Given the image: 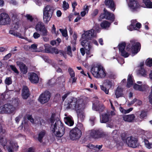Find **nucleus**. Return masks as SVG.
Listing matches in <instances>:
<instances>
[{
	"label": "nucleus",
	"instance_id": "1",
	"mask_svg": "<svg viewBox=\"0 0 152 152\" xmlns=\"http://www.w3.org/2000/svg\"><path fill=\"white\" fill-rule=\"evenodd\" d=\"M91 72L93 75L96 78H104L106 76L105 69L101 65H92Z\"/></svg>",
	"mask_w": 152,
	"mask_h": 152
},
{
	"label": "nucleus",
	"instance_id": "2",
	"mask_svg": "<svg viewBox=\"0 0 152 152\" xmlns=\"http://www.w3.org/2000/svg\"><path fill=\"white\" fill-rule=\"evenodd\" d=\"M130 43L126 45V50L127 51H131L132 54H137L140 50L141 44L138 42H136L135 39H132L130 41Z\"/></svg>",
	"mask_w": 152,
	"mask_h": 152
},
{
	"label": "nucleus",
	"instance_id": "3",
	"mask_svg": "<svg viewBox=\"0 0 152 152\" xmlns=\"http://www.w3.org/2000/svg\"><path fill=\"white\" fill-rule=\"evenodd\" d=\"M54 8L52 6L47 5L43 10V19L46 23L50 20L53 12Z\"/></svg>",
	"mask_w": 152,
	"mask_h": 152
},
{
	"label": "nucleus",
	"instance_id": "4",
	"mask_svg": "<svg viewBox=\"0 0 152 152\" xmlns=\"http://www.w3.org/2000/svg\"><path fill=\"white\" fill-rule=\"evenodd\" d=\"M90 135L92 138L96 140L106 138L107 136L106 133L102 130L98 129L91 130Z\"/></svg>",
	"mask_w": 152,
	"mask_h": 152
},
{
	"label": "nucleus",
	"instance_id": "5",
	"mask_svg": "<svg viewBox=\"0 0 152 152\" xmlns=\"http://www.w3.org/2000/svg\"><path fill=\"white\" fill-rule=\"evenodd\" d=\"M104 19L110 20L113 22L115 20V15L114 14L110 13L104 8L103 10V12L100 14L98 20L99 21H101L102 19Z\"/></svg>",
	"mask_w": 152,
	"mask_h": 152
},
{
	"label": "nucleus",
	"instance_id": "6",
	"mask_svg": "<svg viewBox=\"0 0 152 152\" xmlns=\"http://www.w3.org/2000/svg\"><path fill=\"white\" fill-rule=\"evenodd\" d=\"M79 101L76 98H72L70 99L68 101V109L75 110L78 111L80 109V104L79 103Z\"/></svg>",
	"mask_w": 152,
	"mask_h": 152
},
{
	"label": "nucleus",
	"instance_id": "7",
	"mask_svg": "<svg viewBox=\"0 0 152 152\" xmlns=\"http://www.w3.org/2000/svg\"><path fill=\"white\" fill-rule=\"evenodd\" d=\"M35 29L37 32H40L41 35L43 36L48 35V31L43 23L39 22L36 25Z\"/></svg>",
	"mask_w": 152,
	"mask_h": 152
},
{
	"label": "nucleus",
	"instance_id": "8",
	"mask_svg": "<svg viewBox=\"0 0 152 152\" xmlns=\"http://www.w3.org/2000/svg\"><path fill=\"white\" fill-rule=\"evenodd\" d=\"M58 127V130L59 131L65 132V129L64 125L59 120L57 121L54 124L51 125L50 129L53 133H55L56 129Z\"/></svg>",
	"mask_w": 152,
	"mask_h": 152
},
{
	"label": "nucleus",
	"instance_id": "9",
	"mask_svg": "<svg viewBox=\"0 0 152 152\" xmlns=\"http://www.w3.org/2000/svg\"><path fill=\"white\" fill-rule=\"evenodd\" d=\"M81 134L80 130L78 128L75 127L70 131L69 133L70 138L73 140H77L80 137Z\"/></svg>",
	"mask_w": 152,
	"mask_h": 152
},
{
	"label": "nucleus",
	"instance_id": "10",
	"mask_svg": "<svg viewBox=\"0 0 152 152\" xmlns=\"http://www.w3.org/2000/svg\"><path fill=\"white\" fill-rule=\"evenodd\" d=\"M138 138L132 136L126 138V142L128 146L135 148L139 146Z\"/></svg>",
	"mask_w": 152,
	"mask_h": 152
},
{
	"label": "nucleus",
	"instance_id": "11",
	"mask_svg": "<svg viewBox=\"0 0 152 152\" xmlns=\"http://www.w3.org/2000/svg\"><path fill=\"white\" fill-rule=\"evenodd\" d=\"M50 97L51 94L50 92L46 91L40 95L38 100L41 104H43L49 101Z\"/></svg>",
	"mask_w": 152,
	"mask_h": 152
},
{
	"label": "nucleus",
	"instance_id": "12",
	"mask_svg": "<svg viewBox=\"0 0 152 152\" xmlns=\"http://www.w3.org/2000/svg\"><path fill=\"white\" fill-rule=\"evenodd\" d=\"M15 108L10 103H7L0 107V112L1 113H13Z\"/></svg>",
	"mask_w": 152,
	"mask_h": 152
},
{
	"label": "nucleus",
	"instance_id": "13",
	"mask_svg": "<svg viewBox=\"0 0 152 152\" xmlns=\"http://www.w3.org/2000/svg\"><path fill=\"white\" fill-rule=\"evenodd\" d=\"M10 19L8 14L2 13L0 14V25H4L9 23Z\"/></svg>",
	"mask_w": 152,
	"mask_h": 152
},
{
	"label": "nucleus",
	"instance_id": "14",
	"mask_svg": "<svg viewBox=\"0 0 152 152\" xmlns=\"http://www.w3.org/2000/svg\"><path fill=\"white\" fill-rule=\"evenodd\" d=\"M95 31L93 29L87 31L82 34L81 37L91 40V38L95 37Z\"/></svg>",
	"mask_w": 152,
	"mask_h": 152
},
{
	"label": "nucleus",
	"instance_id": "15",
	"mask_svg": "<svg viewBox=\"0 0 152 152\" xmlns=\"http://www.w3.org/2000/svg\"><path fill=\"white\" fill-rule=\"evenodd\" d=\"M126 45V43L124 42L119 43L118 45L119 50L121 53V55L125 58L129 56V53L125 50Z\"/></svg>",
	"mask_w": 152,
	"mask_h": 152
},
{
	"label": "nucleus",
	"instance_id": "16",
	"mask_svg": "<svg viewBox=\"0 0 152 152\" xmlns=\"http://www.w3.org/2000/svg\"><path fill=\"white\" fill-rule=\"evenodd\" d=\"M92 108L100 113L104 111L105 107L103 104H100L99 102L97 101L95 103L93 104Z\"/></svg>",
	"mask_w": 152,
	"mask_h": 152
},
{
	"label": "nucleus",
	"instance_id": "17",
	"mask_svg": "<svg viewBox=\"0 0 152 152\" xmlns=\"http://www.w3.org/2000/svg\"><path fill=\"white\" fill-rule=\"evenodd\" d=\"M89 40L85 38H81L80 41H81V45L85 49L92 48V43Z\"/></svg>",
	"mask_w": 152,
	"mask_h": 152
},
{
	"label": "nucleus",
	"instance_id": "18",
	"mask_svg": "<svg viewBox=\"0 0 152 152\" xmlns=\"http://www.w3.org/2000/svg\"><path fill=\"white\" fill-rule=\"evenodd\" d=\"M104 3L107 7L114 11L116 9V5L113 0H105Z\"/></svg>",
	"mask_w": 152,
	"mask_h": 152
},
{
	"label": "nucleus",
	"instance_id": "19",
	"mask_svg": "<svg viewBox=\"0 0 152 152\" xmlns=\"http://www.w3.org/2000/svg\"><path fill=\"white\" fill-rule=\"evenodd\" d=\"M29 79L31 83L36 84L39 81V77L34 72L31 73L29 76Z\"/></svg>",
	"mask_w": 152,
	"mask_h": 152
},
{
	"label": "nucleus",
	"instance_id": "20",
	"mask_svg": "<svg viewBox=\"0 0 152 152\" xmlns=\"http://www.w3.org/2000/svg\"><path fill=\"white\" fill-rule=\"evenodd\" d=\"M128 5L132 11H134L138 8L139 4L138 2L135 0H129Z\"/></svg>",
	"mask_w": 152,
	"mask_h": 152
},
{
	"label": "nucleus",
	"instance_id": "21",
	"mask_svg": "<svg viewBox=\"0 0 152 152\" xmlns=\"http://www.w3.org/2000/svg\"><path fill=\"white\" fill-rule=\"evenodd\" d=\"M30 93L28 88L26 86H24L22 90V96L23 99H27L30 96Z\"/></svg>",
	"mask_w": 152,
	"mask_h": 152
},
{
	"label": "nucleus",
	"instance_id": "22",
	"mask_svg": "<svg viewBox=\"0 0 152 152\" xmlns=\"http://www.w3.org/2000/svg\"><path fill=\"white\" fill-rule=\"evenodd\" d=\"M16 63L19 66L21 72L23 74H26L27 72L28 68L26 65L21 62L17 61Z\"/></svg>",
	"mask_w": 152,
	"mask_h": 152
},
{
	"label": "nucleus",
	"instance_id": "23",
	"mask_svg": "<svg viewBox=\"0 0 152 152\" xmlns=\"http://www.w3.org/2000/svg\"><path fill=\"white\" fill-rule=\"evenodd\" d=\"M124 120L128 122H131L133 121L135 118L134 114L124 115L123 117Z\"/></svg>",
	"mask_w": 152,
	"mask_h": 152
},
{
	"label": "nucleus",
	"instance_id": "24",
	"mask_svg": "<svg viewBox=\"0 0 152 152\" xmlns=\"http://www.w3.org/2000/svg\"><path fill=\"white\" fill-rule=\"evenodd\" d=\"M133 80L132 75L129 74L128 76L126 85V86L127 88H129L133 85L134 83Z\"/></svg>",
	"mask_w": 152,
	"mask_h": 152
},
{
	"label": "nucleus",
	"instance_id": "25",
	"mask_svg": "<svg viewBox=\"0 0 152 152\" xmlns=\"http://www.w3.org/2000/svg\"><path fill=\"white\" fill-rule=\"evenodd\" d=\"M65 123L69 126L73 125L74 124V121L71 117H66L64 118Z\"/></svg>",
	"mask_w": 152,
	"mask_h": 152
},
{
	"label": "nucleus",
	"instance_id": "26",
	"mask_svg": "<svg viewBox=\"0 0 152 152\" xmlns=\"http://www.w3.org/2000/svg\"><path fill=\"white\" fill-rule=\"evenodd\" d=\"M145 86L144 85H139L135 83L133 86L134 88L136 90L141 91H143L145 90Z\"/></svg>",
	"mask_w": 152,
	"mask_h": 152
},
{
	"label": "nucleus",
	"instance_id": "27",
	"mask_svg": "<svg viewBox=\"0 0 152 152\" xmlns=\"http://www.w3.org/2000/svg\"><path fill=\"white\" fill-rule=\"evenodd\" d=\"M111 23L107 20H104L100 23V26L102 28L105 29H108L110 27Z\"/></svg>",
	"mask_w": 152,
	"mask_h": 152
},
{
	"label": "nucleus",
	"instance_id": "28",
	"mask_svg": "<svg viewBox=\"0 0 152 152\" xmlns=\"http://www.w3.org/2000/svg\"><path fill=\"white\" fill-rule=\"evenodd\" d=\"M46 133V131L44 130L39 132L38 135L37 140L40 143H42V139L45 135Z\"/></svg>",
	"mask_w": 152,
	"mask_h": 152
},
{
	"label": "nucleus",
	"instance_id": "29",
	"mask_svg": "<svg viewBox=\"0 0 152 152\" xmlns=\"http://www.w3.org/2000/svg\"><path fill=\"white\" fill-rule=\"evenodd\" d=\"M7 140L6 138H4L3 135H0V143L4 147L7 144Z\"/></svg>",
	"mask_w": 152,
	"mask_h": 152
},
{
	"label": "nucleus",
	"instance_id": "30",
	"mask_svg": "<svg viewBox=\"0 0 152 152\" xmlns=\"http://www.w3.org/2000/svg\"><path fill=\"white\" fill-rule=\"evenodd\" d=\"M109 115L107 113L103 114L102 115V123H106L109 121Z\"/></svg>",
	"mask_w": 152,
	"mask_h": 152
},
{
	"label": "nucleus",
	"instance_id": "31",
	"mask_svg": "<svg viewBox=\"0 0 152 152\" xmlns=\"http://www.w3.org/2000/svg\"><path fill=\"white\" fill-rule=\"evenodd\" d=\"M123 90L121 88L118 87L115 91V95L117 98L122 96Z\"/></svg>",
	"mask_w": 152,
	"mask_h": 152
},
{
	"label": "nucleus",
	"instance_id": "32",
	"mask_svg": "<svg viewBox=\"0 0 152 152\" xmlns=\"http://www.w3.org/2000/svg\"><path fill=\"white\" fill-rule=\"evenodd\" d=\"M106 75L108 77L112 79H114L116 78V75L113 72L111 71H108L106 74Z\"/></svg>",
	"mask_w": 152,
	"mask_h": 152
},
{
	"label": "nucleus",
	"instance_id": "33",
	"mask_svg": "<svg viewBox=\"0 0 152 152\" xmlns=\"http://www.w3.org/2000/svg\"><path fill=\"white\" fill-rule=\"evenodd\" d=\"M146 7L148 8H152V2L150 0H142Z\"/></svg>",
	"mask_w": 152,
	"mask_h": 152
},
{
	"label": "nucleus",
	"instance_id": "34",
	"mask_svg": "<svg viewBox=\"0 0 152 152\" xmlns=\"http://www.w3.org/2000/svg\"><path fill=\"white\" fill-rule=\"evenodd\" d=\"M144 142L145 147L148 148L150 149L152 148V142H149L148 140L146 139H144Z\"/></svg>",
	"mask_w": 152,
	"mask_h": 152
},
{
	"label": "nucleus",
	"instance_id": "35",
	"mask_svg": "<svg viewBox=\"0 0 152 152\" xmlns=\"http://www.w3.org/2000/svg\"><path fill=\"white\" fill-rule=\"evenodd\" d=\"M139 72L140 74L143 77H146L147 75V72L144 68H140L139 70Z\"/></svg>",
	"mask_w": 152,
	"mask_h": 152
},
{
	"label": "nucleus",
	"instance_id": "36",
	"mask_svg": "<svg viewBox=\"0 0 152 152\" xmlns=\"http://www.w3.org/2000/svg\"><path fill=\"white\" fill-rule=\"evenodd\" d=\"M12 81L11 77H7L4 80L5 83L8 86L12 84Z\"/></svg>",
	"mask_w": 152,
	"mask_h": 152
},
{
	"label": "nucleus",
	"instance_id": "37",
	"mask_svg": "<svg viewBox=\"0 0 152 152\" xmlns=\"http://www.w3.org/2000/svg\"><path fill=\"white\" fill-rule=\"evenodd\" d=\"M145 64L147 66L150 67L152 66V58H148L147 59L145 62Z\"/></svg>",
	"mask_w": 152,
	"mask_h": 152
},
{
	"label": "nucleus",
	"instance_id": "38",
	"mask_svg": "<svg viewBox=\"0 0 152 152\" xmlns=\"http://www.w3.org/2000/svg\"><path fill=\"white\" fill-rule=\"evenodd\" d=\"M54 134L56 137H61L63 136L64 134V132L59 131L58 130V131H56V132H55Z\"/></svg>",
	"mask_w": 152,
	"mask_h": 152
},
{
	"label": "nucleus",
	"instance_id": "39",
	"mask_svg": "<svg viewBox=\"0 0 152 152\" xmlns=\"http://www.w3.org/2000/svg\"><path fill=\"white\" fill-rule=\"evenodd\" d=\"M59 51L58 49L55 47H51L50 51V53L53 54L54 53L56 54H57L59 53Z\"/></svg>",
	"mask_w": 152,
	"mask_h": 152
},
{
	"label": "nucleus",
	"instance_id": "40",
	"mask_svg": "<svg viewBox=\"0 0 152 152\" xmlns=\"http://www.w3.org/2000/svg\"><path fill=\"white\" fill-rule=\"evenodd\" d=\"M59 31L61 32L63 36L65 37H68L67 31L66 30L60 28Z\"/></svg>",
	"mask_w": 152,
	"mask_h": 152
},
{
	"label": "nucleus",
	"instance_id": "41",
	"mask_svg": "<svg viewBox=\"0 0 152 152\" xmlns=\"http://www.w3.org/2000/svg\"><path fill=\"white\" fill-rule=\"evenodd\" d=\"M147 113L144 110L141 111L140 114L138 116V117L140 119H143L146 116Z\"/></svg>",
	"mask_w": 152,
	"mask_h": 152
},
{
	"label": "nucleus",
	"instance_id": "42",
	"mask_svg": "<svg viewBox=\"0 0 152 152\" xmlns=\"http://www.w3.org/2000/svg\"><path fill=\"white\" fill-rule=\"evenodd\" d=\"M68 72L71 77H74L75 75V72L72 68L69 67L68 69Z\"/></svg>",
	"mask_w": 152,
	"mask_h": 152
},
{
	"label": "nucleus",
	"instance_id": "43",
	"mask_svg": "<svg viewBox=\"0 0 152 152\" xmlns=\"http://www.w3.org/2000/svg\"><path fill=\"white\" fill-rule=\"evenodd\" d=\"M51 47L52 46L49 45L45 46V52L50 53Z\"/></svg>",
	"mask_w": 152,
	"mask_h": 152
},
{
	"label": "nucleus",
	"instance_id": "44",
	"mask_svg": "<svg viewBox=\"0 0 152 152\" xmlns=\"http://www.w3.org/2000/svg\"><path fill=\"white\" fill-rule=\"evenodd\" d=\"M10 67L12 71H13L15 73L17 74H19V72L15 65H10Z\"/></svg>",
	"mask_w": 152,
	"mask_h": 152
},
{
	"label": "nucleus",
	"instance_id": "45",
	"mask_svg": "<svg viewBox=\"0 0 152 152\" xmlns=\"http://www.w3.org/2000/svg\"><path fill=\"white\" fill-rule=\"evenodd\" d=\"M63 7L64 10H66L69 8V5L67 3H66V1H65L63 2Z\"/></svg>",
	"mask_w": 152,
	"mask_h": 152
},
{
	"label": "nucleus",
	"instance_id": "46",
	"mask_svg": "<svg viewBox=\"0 0 152 152\" xmlns=\"http://www.w3.org/2000/svg\"><path fill=\"white\" fill-rule=\"evenodd\" d=\"M105 83L106 84V85L108 86V88H110L112 86L111 81L107 80H105Z\"/></svg>",
	"mask_w": 152,
	"mask_h": 152
},
{
	"label": "nucleus",
	"instance_id": "47",
	"mask_svg": "<svg viewBox=\"0 0 152 152\" xmlns=\"http://www.w3.org/2000/svg\"><path fill=\"white\" fill-rule=\"evenodd\" d=\"M100 88L101 90L104 91L106 94H108L109 88L108 89H107L106 87H104L103 85L100 86Z\"/></svg>",
	"mask_w": 152,
	"mask_h": 152
},
{
	"label": "nucleus",
	"instance_id": "48",
	"mask_svg": "<svg viewBox=\"0 0 152 152\" xmlns=\"http://www.w3.org/2000/svg\"><path fill=\"white\" fill-rule=\"evenodd\" d=\"M67 54L70 56H72V54L71 50V47L70 46H68L67 47Z\"/></svg>",
	"mask_w": 152,
	"mask_h": 152
},
{
	"label": "nucleus",
	"instance_id": "49",
	"mask_svg": "<svg viewBox=\"0 0 152 152\" xmlns=\"http://www.w3.org/2000/svg\"><path fill=\"white\" fill-rule=\"evenodd\" d=\"M5 132V130L3 129L2 124L0 123V135H3Z\"/></svg>",
	"mask_w": 152,
	"mask_h": 152
},
{
	"label": "nucleus",
	"instance_id": "50",
	"mask_svg": "<svg viewBox=\"0 0 152 152\" xmlns=\"http://www.w3.org/2000/svg\"><path fill=\"white\" fill-rule=\"evenodd\" d=\"M148 99L150 103L152 105V86L151 88V92L148 96Z\"/></svg>",
	"mask_w": 152,
	"mask_h": 152
},
{
	"label": "nucleus",
	"instance_id": "51",
	"mask_svg": "<svg viewBox=\"0 0 152 152\" xmlns=\"http://www.w3.org/2000/svg\"><path fill=\"white\" fill-rule=\"evenodd\" d=\"M25 17L26 18L27 20H29L31 22L33 21L34 20L33 18L30 14H26Z\"/></svg>",
	"mask_w": 152,
	"mask_h": 152
},
{
	"label": "nucleus",
	"instance_id": "52",
	"mask_svg": "<svg viewBox=\"0 0 152 152\" xmlns=\"http://www.w3.org/2000/svg\"><path fill=\"white\" fill-rule=\"evenodd\" d=\"M127 28L128 30L130 31L137 30V29L135 28V26H134L131 24L129 26L127 27Z\"/></svg>",
	"mask_w": 152,
	"mask_h": 152
},
{
	"label": "nucleus",
	"instance_id": "53",
	"mask_svg": "<svg viewBox=\"0 0 152 152\" xmlns=\"http://www.w3.org/2000/svg\"><path fill=\"white\" fill-rule=\"evenodd\" d=\"M126 134L125 132L122 133H121V138L122 140L124 141L126 140Z\"/></svg>",
	"mask_w": 152,
	"mask_h": 152
},
{
	"label": "nucleus",
	"instance_id": "54",
	"mask_svg": "<svg viewBox=\"0 0 152 152\" xmlns=\"http://www.w3.org/2000/svg\"><path fill=\"white\" fill-rule=\"evenodd\" d=\"M12 26L15 30L17 29L19 27V23L18 22L15 23H13Z\"/></svg>",
	"mask_w": 152,
	"mask_h": 152
},
{
	"label": "nucleus",
	"instance_id": "55",
	"mask_svg": "<svg viewBox=\"0 0 152 152\" xmlns=\"http://www.w3.org/2000/svg\"><path fill=\"white\" fill-rule=\"evenodd\" d=\"M37 32H35L33 34V37L35 39H37L40 36V34Z\"/></svg>",
	"mask_w": 152,
	"mask_h": 152
},
{
	"label": "nucleus",
	"instance_id": "56",
	"mask_svg": "<svg viewBox=\"0 0 152 152\" xmlns=\"http://www.w3.org/2000/svg\"><path fill=\"white\" fill-rule=\"evenodd\" d=\"M50 123H51V125L53 124L55 121L54 116L53 114H52L51 117L50 118Z\"/></svg>",
	"mask_w": 152,
	"mask_h": 152
},
{
	"label": "nucleus",
	"instance_id": "57",
	"mask_svg": "<svg viewBox=\"0 0 152 152\" xmlns=\"http://www.w3.org/2000/svg\"><path fill=\"white\" fill-rule=\"evenodd\" d=\"M27 119L29 120L31 122L33 123L34 122V119L32 118V115H27Z\"/></svg>",
	"mask_w": 152,
	"mask_h": 152
},
{
	"label": "nucleus",
	"instance_id": "58",
	"mask_svg": "<svg viewBox=\"0 0 152 152\" xmlns=\"http://www.w3.org/2000/svg\"><path fill=\"white\" fill-rule=\"evenodd\" d=\"M99 12V10L98 9H95L93 12L91 14V15L93 17H94L96 16L98 14Z\"/></svg>",
	"mask_w": 152,
	"mask_h": 152
},
{
	"label": "nucleus",
	"instance_id": "59",
	"mask_svg": "<svg viewBox=\"0 0 152 152\" xmlns=\"http://www.w3.org/2000/svg\"><path fill=\"white\" fill-rule=\"evenodd\" d=\"M70 93V92L69 91L68 92L66 93L65 94L63 95L62 97V100L63 101H64L65 99L67 97L69 94Z\"/></svg>",
	"mask_w": 152,
	"mask_h": 152
},
{
	"label": "nucleus",
	"instance_id": "60",
	"mask_svg": "<svg viewBox=\"0 0 152 152\" xmlns=\"http://www.w3.org/2000/svg\"><path fill=\"white\" fill-rule=\"evenodd\" d=\"M5 93H2L1 95V98L2 99H1L0 98V99L2 101V104H4V103L3 102V101L5 99Z\"/></svg>",
	"mask_w": 152,
	"mask_h": 152
},
{
	"label": "nucleus",
	"instance_id": "61",
	"mask_svg": "<svg viewBox=\"0 0 152 152\" xmlns=\"http://www.w3.org/2000/svg\"><path fill=\"white\" fill-rule=\"evenodd\" d=\"M12 54L10 53H9L7 54L4 57L5 60H7L11 56Z\"/></svg>",
	"mask_w": 152,
	"mask_h": 152
},
{
	"label": "nucleus",
	"instance_id": "62",
	"mask_svg": "<svg viewBox=\"0 0 152 152\" xmlns=\"http://www.w3.org/2000/svg\"><path fill=\"white\" fill-rule=\"evenodd\" d=\"M94 29L97 33H99L100 31V28L99 26H95Z\"/></svg>",
	"mask_w": 152,
	"mask_h": 152
},
{
	"label": "nucleus",
	"instance_id": "63",
	"mask_svg": "<svg viewBox=\"0 0 152 152\" xmlns=\"http://www.w3.org/2000/svg\"><path fill=\"white\" fill-rule=\"evenodd\" d=\"M141 24L139 22L137 23H136L135 26V28H140L141 27Z\"/></svg>",
	"mask_w": 152,
	"mask_h": 152
},
{
	"label": "nucleus",
	"instance_id": "64",
	"mask_svg": "<svg viewBox=\"0 0 152 152\" xmlns=\"http://www.w3.org/2000/svg\"><path fill=\"white\" fill-rule=\"evenodd\" d=\"M12 146H8L7 148V149L8 152H14L13 150L12 149Z\"/></svg>",
	"mask_w": 152,
	"mask_h": 152
}]
</instances>
